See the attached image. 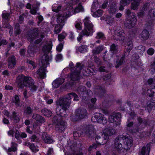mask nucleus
<instances>
[{"instance_id": "nucleus-1", "label": "nucleus", "mask_w": 155, "mask_h": 155, "mask_svg": "<svg viewBox=\"0 0 155 155\" xmlns=\"http://www.w3.org/2000/svg\"><path fill=\"white\" fill-rule=\"evenodd\" d=\"M72 3L67 4V7L65 10V12L63 16L58 17L57 20L58 23L54 28V31L55 34L59 33L63 27L64 25L65 18H68L73 14L80 12H83L84 11L83 7L81 3H79L78 5L74 8L73 7V3L75 4L79 2V0H72Z\"/></svg>"}, {"instance_id": "nucleus-2", "label": "nucleus", "mask_w": 155, "mask_h": 155, "mask_svg": "<svg viewBox=\"0 0 155 155\" xmlns=\"http://www.w3.org/2000/svg\"><path fill=\"white\" fill-rule=\"evenodd\" d=\"M52 48V42L49 41L48 45H44L42 49V52L44 53L41 58L42 66L40 67L37 71V74L41 79L46 77V70L47 67L49 64V61L51 60V56H49L47 53L49 52Z\"/></svg>"}, {"instance_id": "nucleus-3", "label": "nucleus", "mask_w": 155, "mask_h": 155, "mask_svg": "<svg viewBox=\"0 0 155 155\" xmlns=\"http://www.w3.org/2000/svg\"><path fill=\"white\" fill-rule=\"evenodd\" d=\"M16 83L19 87L22 88L24 86L28 87L32 92L36 91L38 87L34 84V81L31 77L22 74L17 76Z\"/></svg>"}, {"instance_id": "nucleus-4", "label": "nucleus", "mask_w": 155, "mask_h": 155, "mask_svg": "<svg viewBox=\"0 0 155 155\" xmlns=\"http://www.w3.org/2000/svg\"><path fill=\"white\" fill-rule=\"evenodd\" d=\"M122 141H123L124 143L127 147V150L130 149L133 145V140L131 137L130 136L126 137L120 135L116 138L114 143L112 145L114 150L118 152L122 150L123 147L121 144Z\"/></svg>"}, {"instance_id": "nucleus-5", "label": "nucleus", "mask_w": 155, "mask_h": 155, "mask_svg": "<svg viewBox=\"0 0 155 155\" xmlns=\"http://www.w3.org/2000/svg\"><path fill=\"white\" fill-rule=\"evenodd\" d=\"M149 21L145 25V28L140 35V38L142 40H146L149 38L150 34L146 29H149L152 27L153 21L155 19V9H152L149 11L148 14Z\"/></svg>"}, {"instance_id": "nucleus-6", "label": "nucleus", "mask_w": 155, "mask_h": 155, "mask_svg": "<svg viewBox=\"0 0 155 155\" xmlns=\"http://www.w3.org/2000/svg\"><path fill=\"white\" fill-rule=\"evenodd\" d=\"M125 11L126 18L124 25L127 28H133L137 23L136 16L135 13L131 12L130 9H126Z\"/></svg>"}, {"instance_id": "nucleus-7", "label": "nucleus", "mask_w": 155, "mask_h": 155, "mask_svg": "<svg viewBox=\"0 0 155 155\" xmlns=\"http://www.w3.org/2000/svg\"><path fill=\"white\" fill-rule=\"evenodd\" d=\"M69 66L71 71L70 75L71 79L72 81H74L79 79L80 77V71L82 68L81 63L79 62L77 63L76 66L74 67L73 63L71 62L69 63Z\"/></svg>"}, {"instance_id": "nucleus-8", "label": "nucleus", "mask_w": 155, "mask_h": 155, "mask_svg": "<svg viewBox=\"0 0 155 155\" xmlns=\"http://www.w3.org/2000/svg\"><path fill=\"white\" fill-rule=\"evenodd\" d=\"M38 32V29L37 28L34 29L31 31V35H28L27 36V39L32 42L35 38H38L35 41V44H38L42 41L44 36L43 35H39Z\"/></svg>"}, {"instance_id": "nucleus-9", "label": "nucleus", "mask_w": 155, "mask_h": 155, "mask_svg": "<svg viewBox=\"0 0 155 155\" xmlns=\"http://www.w3.org/2000/svg\"><path fill=\"white\" fill-rule=\"evenodd\" d=\"M70 103V100L67 97H60L56 101L57 105H60L62 109L64 111V113L69 107Z\"/></svg>"}, {"instance_id": "nucleus-10", "label": "nucleus", "mask_w": 155, "mask_h": 155, "mask_svg": "<svg viewBox=\"0 0 155 155\" xmlns=\"http://www.w3.org/2000/svg\"><path fill=\"white\" fill-rule=\"evenodd\" d=\"M85 26L84 29L82 31L81 34H84L85 32H87L92 34L94 31L93 29V25L90 20V18L86 17L84 20Z\"/></svg>"}, {"instance_id": "nucleus-11", "label": "nucleus", "mask_w": 155, "mask_h": 155, "mask_svg": "<svg viewBox=\"0 0 155 155\" xmlns=\"http://www.w3.org/2000/svg\"><path fill=\"white\" fill-rule=\"evenodd\" d=\"M84 133L85 136L89 139H92L95 137L96 132L92 125H87L84 131Z\"/></svg>"}, {"instance_id": "nucleus-12", "label": "nucleus", "mask_w": 155, "mask_h": 155, "mask_svg": "<svg viewBox=\"0 0 155 155\" xmlns=\"http://www.w3.org/2000/svg\"><path fill=\"white\" fill-rule=\"evenodd\" d=\"M74 120L77 121L86 118L87 116V110L84 109L79 108L76 111Z\"/></svg>"}, {"instance_id": "nucleus-13", "label": "nucleus", "mask_w": 155, "mask_h": 155, "mask_svg": "<svg viewBox=\"0 0 155 155\" xmlns=\"http://www.w3.org/2000/svg\"><path fill=\"white\" fill-rule=\"evenodd\" d=\"M9 14L8 13L5 12H3L2 13V21L3 27L4 28H5L9 29L13 28L8 23L9 21Z\"/></svg>"}, {"instance_id": "nucleus-14", "label": "nucleus", "mask_w": 155, "mask_h": 155, "mask_svg": "<svg viewBox=\"0 0 155 155\" xmlns=\"http://www.w3.org/2000/svg\"><path fill=\"white\" fill-rule=\"evenodd\" d=\"M9 14L8 13L5 12H3L2 13V21L3 27L4 28H5L9 29L13 28L8 23L9 21Z\"/></svg>"}, {"instance_id": "nucleus-15", "label": "nucleus", "mask_w": 155, "mask_h": 155, "mask_svg": "<svg viewBox=\"0 0 155 155\" xmlns=\"http://www.w3.org/2000/svg\"><path fill=\"white\" fill-rule=\"evenodd\" d=\"M147 82L149 84H154V85L151 86L150 89L148 90L147 91V94L149 97H153V94L155 93V78L154 79L152 78L149 79Z\"/></svg>"}, {"instance_id": "nucleus-16", "label": "nucleus", "mask_w": 155, "mask_h": 155, "mask_svg": "<svg viewBox=\"0 0 155 155\" xmlns=\"http://www.w3.org/2000/svg\"><path fill=\"white\" fill-rule=\"evenodd\" d=\"M66 127L67 123L64 121L62 120L57 123L55 129L59 133H62L65 130Z\"/></svg>"}, {"instance_id": "nucleus-17", "label": "nucleus", "mask_w": 155, "mask_h": 155, "mask_svg": "<svg viewBox=\"0 0 155 155\" xmlns=\"http://www.w3.org/2000/svg\"><path fill=\"white\" fill-rule=\"evenodd\" d=\"M115 35H117L119 41H123L125 39V33L120 27H118L114 31Z\"/></svg>"}, {"instance_id": "nucleus-18", "label": "nucleus", "mask_w": 155, "mask_h": 155, "mask_svg": "<svg viewBox=\"0 0 155 155\" xmlns=\"http://www.w3.org/2000/svg\"><path fill=\"white\" fill-rule=\"evenodd\" d=\"M117 4L114 2L113 0H110V2L108 5V11L109 13L110 14H113L115 13L117 10Z\"/></svg>"}, {"instance_id": "nucleus-19", "label": "nucleus", "mask_w": 155, "mask_h": 155, "mask_svg": "<svg viewBox=\"0 0 155 155\" xmlns=\"http://www.w3.org/2000/svg\"><path fill=\"white\" fill-rule=\"evenodd\" d=\"M85 73L83 75L85 76H90L96 74L97 71L93 68V67H88L86 70H84Z\"/></svg>"}, {"instance_id": "nucleus-20", "label": "nucleus", "mask_w": 155, "mask_h": 155, "mask_svg": "<svg viewBox=\"0 0 155 155\" xmlns=\"http://www.w3.org/2000/svg\"><path fill=\"white\" fill-rule=\"evenodd\" d=\"M42 134V139L45 143L51 144L53 143L54 140L46 133H43Z\"/></svg>"}, {"instance_id": "nucleus-21", "label": "nucleus", "mask_w": 155, "mask_h": 155, "mask_svg": "<svg viewBox=\"0 0 155 155\" xmlns=\"http://www.w3.org/2000/svg\"><path fill=\"white\" fill-rule=\"evenodd\" d=\"M38 50L35 45L33 46L31 43L28 47V52L30 56H32Z\"/></svg>"}, {"instance_id": "nucleus-22", "label": "nucleus", "mask_w": 155, "mask_h": 155, "mask_svg": "<svg viewBox=\"0 0 155 155\" xmlns=\"http://www.w3.org/2000/svg\"><path fill=\"white\" fill-rule=\"evenodd\" d=\"M64 81V79L63 78H58L55 80L52 83L53 87L57 88L59 86L62 84Z\"/></svg>"}, {"instance_id": "nucleus-23", "label": "nucleus", "mask_w": 155, "mask_h": 155, "mask_svg": "<svg viewBox=\"0 0 155 155\" xmlns=\"http://www.w3.org/2000/svg\"><path fill=\"white\" fill-rule=\"evenodd\" d=\"M150 5V4L149 3H146L143 5L142 8V11H141L138 13V17L141 18L144 15V14L148 9Z\"/></svg>"}, {"instance_id": "nucleus-24", "label": "nucleus", "mask_w": 155, "mask_h": 155, "mask_svg": "<svg viewBox=\"0 0 155 155\" xmlns=\"http://www.w3.org/2000/svg\"><path fill=\"white\" fill-rule=\"evenodd\" d=\"M150 144L149 143L146 145V147H143L141 149L140 152L142 155H149L150 150Z\"/></svg>"}, {"instance_id": "nucleus-25", "label": "nucleus", "mask_w": 155, "mask_h": 155, "mask_svg": "<svg viewBox=\"0 0 155 155\" xmlns=\"http://www.w3.org/2000/svg\"><path fill=\"white\" fill-rule=\"evenodd\" d=\"M114 132H115V131L113 129H105L104 131V138L108 139L109 136L112 135Z\"/></svg>"}, {"instance_id": "nucleus-26", "label": "nucleus", "mask_w": 155, "mask_h": 155, "mask_svg": "<svg viewBox=\"0 0 155 155\" xmlns=\"http://www.w3.org/2000/svg\"><path fill=\"white\" fill-rule=\"evenodd\" d=\"M16 61L14 56H12L9 58L8 61L9 68H13L16 64Z\"/></svg>"}, {"instance_id": "nucleus-27", "label": "nucleus", "mask_w": 155, "mask_h": 155, "mask_svg": "<svg viewBox=\"0 0 155 155\" xmlns=\"http://www.w3.org/2000/svg\"><path fill=\"white\" fill-rule=\"evenodd\" d=\"M95 140L96 142L98 144L103 145L106 144L108 140L104 138V136L103 137H99V138L95 137Z\"/></svg>"}, {"instance_id": "nucleus-28", "label": "nucleus", "mask_w": 155, "mask_h": 155, "mask_svg": "<svg viewBox=\"0 0 155 155\" xmlns=\"http://www.w3.org/2000/svg\"><path fill=\"white\" fill-rule=\"evenodd\" d=\"M106 23L110 26H111L114 24L115 21L113 17L109 15L106 16L105 18Z\"/></svg>"}, {"instance_id": "nucleus-29", "label": "nucleus", "mask_w": 155, "mask_h": 155, "mask_svg": "<svg viewBox=\"0 0 155 155\" xmlns=\"http://www.w3.org/2000/svg\"><path fill=\"white\" fill-rule=\"evenodd\" d=\"M33 109L30 106H25L23 108V112L26 115L32 114L33 112Z\"/></svg>"}, {"instance_id": "nucleus-30", "label": "nucleus", "mask_w": 155, "mask_h": 155, "mask_svg": "<svg viewBox=\"0 0 155 155\" xmlns=\"http://www.w3.org/2000/svg\"><path fill=\"white\" fill-rule=\"evenodd\" d=\"M130 0H121L120 1L119 9L120 11H123L124 9V7L127 4L130 3Z\"/></svg>"}, {"instance_id": "nucleus-31", "label": "nucleus", "mask_w": 155, "mask_h": 155, "mask_svg": "<svg viewBox=\"0 0 155 155\" xmlns=\"http://www.w3.org/2000/svg\"><path fill=\"white\" fill-rule=\"evenodd\" d=\"M104 46L102 45L95 48L92 50V53L94 54H97L100 53L104 49Z\"/></svg>"}, {"instance_id": "nucleus-32", "label": "nucleus", "mask_w": 155, "mask_h": 155, "mask_svg": "<svg viewBox=\"0 0 155 155\" xmlns=\"http://www.w3.org/2000/svg\"><path fill=\"white\" fill-rule=\"evenodd\" d=\"M132 2L131 3V8L134 10H137L140 5V2L136 0H132Z\"/></svg>"}, {"instance_id": "nucleus-33", "label": "nucleus", "mask_w": 155, "mask_h": 155, "mask_svg": "<svg viewBox=\"0 0 155 155\" xmlns=\"http://www.w3.org/2000/svg\"><path fill=\"white\" fill-rule=\"evenodd\" d=\"M60 114H57L55 115L53 118V121L54 123H57L58 122H59L60 121H61L62 120L63 116L62 114L60 112Z\"/></svg>"}, {"instance_id": "nucleus-34", "label": "nucleus", "mask_w": 155, "mask_h": 155, "mask_svg": "<svg viewBox=\"0 0 155 155\" xmlns=\"http://www.w3.org/2000/svg\"><path fill=\"white\" fill-rule=\"evenodd\" d=\"M41 113L45 116L48 117H50L52 115L51 112L48 109L44 108L41 110Z\"/></svg>"}, {"instance_id": "nucleus-35", "label": "nucleus", "mask_w": 155, "mask_h": 155, "mask_svg": "<svg viewBox=\"0 0 155 155\" xmlns=\"http://www.w3.org/2000/svg\"><path fill=\"white\" fill-rule=\"evenodd\" d=\"M147 105L146 109L149 112H150L152 110V108L155 105L153 102H152L151 101H147Z\"/></svg>"}, {"instance_id": "nucleus-36", "label": "nucleus", "mask_w": 155, "mask_h": 155, "mask_svg": "<svg viewBox=\"0 0 155 155\" xmlns=\"http://www.w3.org/2000/svg\"><path fill=\"white\" fill-rule=\"evenodd\" d=\"M82 31L79 34V36L77 37V40L80 42L83 36H89L92 35V34L87 32H85L84 34H81Z\"/></svg>"}, {"instance_id": "nucleus-37", "label": "nucleus", "mask_w": 155, "mask_h": 155, "mask_svg": "<svg viewBox=\"0 0 155 155\" xmlns=\"http://www.w3.org/2000/svg\"><path fill=\"white\" fill-rule=\"evenodd\" d=\"M92 12V13L91 14L92 16L94 17H100L102 15L103 13L102 10L101 9H99L95 12H94L93 11Z\"/></svg>"}, {"instance_id": "nucleus-38", "label": "nucleus", "mask_w": 155, "mask_h": 155, "mask_svg": "<svg viewBox=\"0 0 155 155\" xmlns=\"http://www.w3.org/2000/svg\"><path fill=\"white\" fill-rule=\"evenodd\" d=\"M125 58V55H123L121 58L118 59L116 61V64L115 67L117 68L120 66L123 63Z\"/></svg>"}, {"instance_id": "nucleus-39", "label": "nucleus", "mask_w": 155, "mask_h": 155, "mask_svg": "<svg viewBox=\"0 0 155 155\" xmlns=\"http://www.w3.org/2000/svg\"><path fill=\"white\" fill-rule=\"evenodd\" d=\"M67 36V34L65 32H62L58 35V41L60 42L63 41Z\"/></svg>"}, {"instance_id": "nucleus-40", "label": "nucleus", "mask_w": 155, "mask_h": 155, "mask_svg": "<svg viewBox=\"0 0 155 155\" xmlns=\"http://www.w3.org/2000/svg\"><path fill=\"white\" fill-rule=\"evenodd\" d=\"M135 49L137 51V52L141 54L144 52L145 49V47L142 45H140L135 47Z\"/></svg>"}, {"instance_id": "nucleus-41", "label": "nucleus", "mask_w": 155, "mask_h": 155, "mask_svg": "<svg viewBox=\"0 0 155 155\" xmlns=\"http://www.w3.org/2000/svg\"><path fill=\"white\" fill-rule=\"evenodd\" d=\"M61 6L56 4H54L52 6V9L53 11L58 12L61 8Z\"/></svg>"}, {"instance_id": "nucleus-42", "label": "nucleus", "mask_w": 155, "mask_h": 155, "mask_svg": "<svg viewBox=\"0 0 155 155\" xmlns=\"http://www.w3.org/2000/svg\"><path fill=\"white\" fill-rule=\"evenodd\" d=\"M88 49V47L87 45H82L79 47L78 50L81 53H84L87 52Z\"/></svg>"}, {"instance_id": "nucleus-43", "label": "nucleus", "mask_w": 155, "mask_h": 155, "mask_svg": "<svg viewBox=\"0 0 155 155\" xmlns=\"http://www.w3.org/2000/svg\"><path fill=\"white\" fill-rule=\"evenodd\" d=\"M133 48V43L131 41H128L127 45L125 46V48L127 52H129Z\"/></svg>"}, {"instance_id": "nucleus-44", "label": "nucleus", "mask_w": 155, "mask_h": 155, "mask_svg": "<svg viewBox=\"0 0 155 155\" xmlns=\"http://www.w3.org/2000/svg\"><path fill=\"white\" fill-rule=\"evenodd\" d=\"M81 20L78 19L75 23V26L78 30H81L82 28V24L81 22Z\"/></svg>"}, {"instance_id": "nucleus-45", "label": "nucleus", "mask_w": 155, "mask_h": 155, "mask_svg": "<svg viewBox=\"0 0 155 155\" xmlns=\"http://www.w3.org/2000/svg\"><path fill=\"white\" fill-rule=\"evenodd\" d=\"M117 46L114 44H113L110 46V51L112 54L116 53L117 51Z\"/></svg>"}, {"instance_id": "nucleus-46", "label": "nucleus", "mask_w": 155, "mask_h": 155, "mask_svg": "<svg viewBox=\"0 0 155 155\" xmlns=\"http://www.w3.org/2000/svg\"><path fill=\"white\" fill-rule=\"evenodd\" d=\"M101 115H99V114L94 115L91 118V120L92 122H97L99 123V121L101 119Z\"/></svg>"}, {"instance_id": "nucleus-47", "label": "nucleus", "mask_w": 155, "mask_h": 155, "mask_svg": "<svg viewBox=\"0 0 155 155\" xmlns=\"http://www.w3.org/2000/svg\"><path fill=\"white\" fill-rule=\"evenodd\" d=\"M15 34L17 35H19L21 32L20 29L19 25L18 23H16L15 25Z\"/></svg>"}, {"instance_id": "nucleus-48", "label": "nucleus", "mask_w": 155, "mask_h": 155, "mask_svg": "<svg viewBox=\"0 0 155 155\" xmlns=\"http://www.w3.org/2000/svg\"><path fill=\"white\" fill-rule=\"evenodd\" d=\"M12 118L14 120V121L17 123L18 122L20 121V118L18 115H16L15 111H13L12 115Z\"/></svg>"}, {"instance_id": "nucleus-49", "label": "nucleus", "mask_w": 155, "mask_h": 155, "mask_svg": "<svg viewBox=\"0 0 155 155\" xmlns=\"http://www.w3.org/2000/svg\"><path fill=\"white\" fill-rule=\"evenodd\" d=\"M13 102L15 104L17 107L21 106L19 97H14V99H13Z\"/></svg>"}, {"instance_id": "nucleus-50", "label": "nucleus", "mask_w": 155, "mask_h": 155, "mask_svg": "<svg viewBox=\"0 0 155 155\" xmlns=\"http://www.w3.org/2000/svg\"><path fill=\"white\" fill-rule=\"evenodd\" d=\"M99 6L97 1L95 0V1L93 2L92 5L91 9V12H93V9H96Z\"/></svg>"}, {"instance_id": "nucleus-51", "label": "nucleus", "mask_w": 155, "mask_h": 155, "mask_svg": "<svg viewBox=\"0 0 155 155\" xmlns=\"http://www.w3.org/2000/svg\"><path fill=\"white\" fill-rule=\"evenodd\" d=\"M12 147L9 148L8 149V151L9 152L15 151L17 150L16 147H17V144L16 143L12 142Z\"/></svg>"}, {"instance_id": "nucleus-52", "label": "nucleus", "mask_w": 155, "mask_h": 155, "mask_svg": "<svg viewBox=\"0 0 155 155\" xmlns=\"http://www.w3.org/2000/svg\"><path fill=\"white\" fill-rule=\"evenodd\" d=\"M101 119L99 121V123H102L104 124H106L107 122V119L101 115Z\"/></svg>"}, {"instance_id": "nucleus-53", "label": "nucleus", "mask_w": 155, "mask_h": 155, "mask_svg": "<svg viewBox=\"0 0 155 155\" xmlns=\"http://www.w3.org/2000/svg\"><path fill=\"white\" fill-rule=\"evenodd\" d=\"M27 62L29 64V66L32 67V69H33L36 67V65L33 61L28 60ZM31 69H32V68H31Z\"/></svg>"}, {"instance_id": "nucleus-54", "label": "nucleus", "mask_w": 155, "mask_h": 155, "mask_svg": "<svg viewBox=\"0 0 155 155\" xmlns=\"http://www.w3.org/2000/svg\"><path fill=\"white\" fill-rule=\"evenodd\" d=\"M38 9V8L37 7H32V8H31L30 10V12L33 15H35L37 14V11Z\"/></svg>"}, {"instance_id": "nucleus-55", "label": "nucleus", "mask_w": 155, "mask_h": 155, "mask_svg": "<svg viewBox=\"0 0 155 155\" xmlns=\"http://www.w3.org/2000/svg\"><path fill=\"white\" fill-rule=\"evenodd\" d=\"M86 90V88L85 86H80L77 88V91L79 92H84Z\"/></svg>"}, {"instance_id": "nucleus-56", "label": "nucleus", "mask_w": 155, "mask_h": 155, "mask_svg": "<svg viewBox=\"0 0 155 155\" xmlns=\"http://www.w3.org/2000/svg\"><path fill=\"white\" fill-rule=\"evenodd\" d=\"M63 47V45L62 43H60L57 45L56 48L57 51L59 52H60L62 51Z\"/></svg>"}, {"instance_id": "nucleus-57", "label": "nucleus", "mask_w": 155, "mask_h": 155, "mask_svg": "<svg viewBox=\"0 0 155 155\" xmlns=\"http://www.w3.org/2000/svg\"><path fill=\"white\" fill-rule=\"evenodd\" d=\"M115 119H117V120L119 121L121 119V114L120 113H117L113 114Z\"/></svg>"}, {"instance_id": "nucleus-58", "label": "nucleus", "mask_w": 155, "mask_h": 155, "mask_svg": "<svg viewBox=\"0 0 155 155\" xmlns=\"http://www.w3.org/2000/svg\"><path fill=\"white\" fill-rule=\"evenodd\" d=\"M96 38L98 39H103L105 37L104 34L101 32H98L97 34Z\"/></svg>"}, {"instance_id": "nucleus-59", "label": "nucleus", "mask_w": 155, "mask_h": 155, "mask_svg": "<svg viewBox=\"0 0 155 155\" xmlns=\"http://www.w3.org/2000/svg\"><path fill=\"white\" fill-rule=\"evenodd\" d=\"M81 132L80 130H77L75 131L73 133L74 137H80L81 135Z\"/></svg>"}, {"instance_id": "nucleus-60", "label": "nucleus", "mask_w": 155, "mask_h": 155, "mask_svg": "<svg viewBox=\"0 0 155 155\" xmlns=\"http://www.w3.org/2000/svg\"><path fill=\"white\" fill-rule=\"evenodd\" d=\"M31 3L32 4V7H37L38 8V6L40 5V3L36 0H33Z\"/></svg>"}, {"instance_id": "nucleus-61", "label": "nucleus", "mask_w": 155, "mask_h": 155, "mask_svg": "<svg viewBox=\"0 0 155 155\" xmlns=\"http://www.w3.org/2000/svg\"><path fill=\"white\" fill-rule=\"evenodd\" d=\"M26 145H27L28 146L29 145L30 149L33 151H34L36 149V147L34 144L33 143L31 144L30 143L28 142L26 143Z\"/></svg>"}, {"instance_id": "nucleus-62", "label": "nucleus", "mask_w": 155, "mask_h": 155, "mask_svg": "<svg viewBox=\"0 0 155 155\" xmlns=\"http://www.w3.org/2000/svg\"><path fill=\"white\" fill-rule=\"evenodd\" d=\"M31 139L32 142H38L39 141V139L35 135H33Z\"/></svg>"}, {"instance_id": "nucleus-63", "label": "nucleus", "mask_w": 155, "mask_h": 155, "mask_svg": "<svg viewBox=\"0 0 155 155\" xmlns=\"http://www.w3.org/2000/svg\"><path fill=\"white\" fill-rule=\"evenodd\" d=\"M97 147V145L95 143H93L92 145L90 146L88 148V151H91L92 149H95Z\"/></svg>"}, {"instance_id": "nucleus-64", "label": "nucleus", "mask_w": 155, "mask_h": 155, "mask_svg": "<svg viewBox=\"0 0 155 155\" xmlns=\"http://www.w3.org/2000/svg\"><path fill=\"white\" fill-rule=\"evenodd\" d=\"M45 120L44 118L39 115V117L38 118L37 121H38L40 123H44L45 122Z\"/></svg>"}]
</instances>
